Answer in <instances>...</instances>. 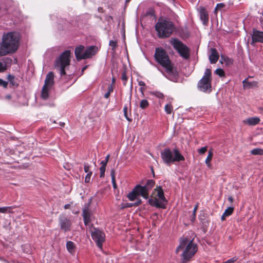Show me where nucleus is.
Returning a JSON list of instances; mask_svg holds the SVG:
<instances>
[{
    "label": "nucleus",
    "mask_w": 263,
    "mask_h": 263,
    "mask_svg": "<svg viewBox=\"0 0 263 263\" xmlns=\"http://www.w3.org/2000/svg\"><path fill=\"white\" fill-rule=\"evenodd\" d=\"M91 212L89 209V204H86L82 211V216L84 222L87 225L91 221Z\"/></svg>",
    "instance_id": "15"
},
{
    "label": "nucleus",
    "mask_w": 263,
    "mask_h": 263,
    "mask_svg": "<svg viewBox=\"0 0 263 263\" xmlns=\"http://www.w3.org/2000/svg\"><path fill=\"white\" fill-rule=\"evenodd\" d=\"M70 207V204H66L64 205V209H69V208Z\"/></svg>",
    "instance_id": "51"
},
{
    "label": "nucleus",
    "mask_w": 263,
    "mask_h": 263,
    "mask_svg": "<svg viewBox=\"0 0 263 263\" xmlns=\"http://www.w3.org/2000/svg\"><path fill=\"white\" fill-rule=\"evenodd\" d=\"M20 34L17 32H9L4 34L0 52L2 55L15 52L18 48Z\"/></svg>",
    "instance_id": "3"
},
{
    "label": "nucleus",
    "mask_w": 263,
    "mask_h": 263,
    "mask_svg": "<svg viewBox=\"0 0 263 263\" xmlns=\"http://www.w3.org/2000/svg\"><path fill=\"white\" fill-rule=\"evenodd\" d=\"M223 6V4L222 3H219V4H217L216 7H218V6L220 7V6Z\"/></svg>",
    "instance_id": "54"
},
{
    "label": "nucleus",
    "mask_w": 263,
    "mask_h": 263,
    "mask_svg": "<svg viewBox=\"0 0 263 263\" xmlns=\"http://www.w3.org/2000/svg\"><path fill=\"white\" fill-rule=\"evenodd\" d=\"M153 196L148 199L149 204L157 208L165 209L167 200L164 196V192L160 186H157L153 192Z\"/></svg>",
    "instance_id": "5"
},
{
    "label": "nucleus",
    "mask_w": 263,
    "mask_h": 263,
    "mask_svg": "<svg viewBox=\"0 0 263 263\" xmlns=\"http://www.w3.org/2000/svg\"><path fill=\"white\" fill-rule=\"evenodd\" d=\"M223 6V4L222 3H219V4H217L216 7H218V6L220 7V6Z\"/></svg>",
    "instance_id": "55"
},
{
    "label": "nucleus",
    "mask_w": 263,
    "mask_h": 263,
    "mask_svg": "<svg viewBox=\"0 0 263 263\" xmlns=\"http://www.w3.org/2000/svg\"><path fill=\"white\" fill-rule=\"evenodd\" d=\"M197 209H198V205H197V204H196V205L195 206V207H194V209H193V219H195V216H196V211H197Z\"/></svg>",
    "instance_id": "39"
},
{
    "label": "nucleus",
    "mask_w": 263,
    "mask_h": 263,
    "mask_svg": "<svg viewBox=\"0 0 263 263\" xmlns=\"http://www.w3.org/2000/svg\"><path fill=\"white\" fill-rule=\"evenodd\" d=\"M98 51V48L94 46H91L84 49V46L80 45L75 49L74 53L77 60L80 61L83 59L90 58L95 55Z\"/></svg>",
    "instance_id": "7"
},
{
    "label": "nucleus",
    "mask_w": 263,
    "mask_h": 263,
    "mask_svg": "<svg viewBox=\"0 0 263 263\" xmlns=\"http://www.w3.org/2000/svg\"><path fill=\"white\" fill-rule=\"evenodd\" d=\"M109 158V155H107L106 156V157H105V159H104V160H106V161L108 162Z\"/></svg>",
    "instance_id": "53"
},
{
    "label": "nucleus",
    "mask_w": 263,
    "mask_h": 263,
    "mask_svg": "<svg viewBox=\"0 0 263 263\" xmlns=\"http://www.w3.org/2000/svg\"><path fill=\"white\" fill-rule=\"evenodd\" d=\"M84 172L85 173H87V174L90 172V171H89V170H90V166L88 164H86L84 165Z\"/></svg>",
    "instance_id": "38"
},
{
    "label": "nucleus",
    "mask_w": 263,
    "mask_h": 263,
    "mask_svg": "<svg viewBox=\"0 0 263 263\" xmlns=\"http://www.w3.org/2000/svg\"><path fill=\"white\" fill-rule=\"evenodd\" d=\"M197 251V245L193 241V240H189L185 237L180 239L179 245L176 250L177 253L180 251L182 252L181 257V260L183 263L189 261Z\"/></svg>",
    "instance_id": "2"
},
{
    "label": "nucleus",
    "mask_w": 263,
    "mask_h": 263,
    "mask_svg": "<svg viewBox=\"0 0 263 263\" xmlns=\"http://www.w3.org/2000/svg\"><path fill=\"white\" fill-rule=\"evenodd\" d=\"M151 94L158 98H163L164 97L163 93L159 91H153L151 92Z\"/></svg>",
    "instance_id": "32"
},
{
    "label": "nucleus",
    "mask_w": 263,
    "mask_h": 263,
    "mask_svg": "<svg viewBox=\"0 0 263 263\" xmlns=\"http://www.w3.org/2000/svg\"><path fill=\"white\" fill-rule=\"evenodd\" d=\"M110 93L109 92H106L105 94H104V97L106 98V99H107L109 98V96H110Z\"/></svg>",
    "instance_id": "48"
},
{
    "label": "nucleus",
    "mask_w": 263,
    "mask_h": 263,
    "mask_svg": "<svg viewBox=\"0 0 263 263\" xmlns=\"http://www.w3.org/2000/svg\"><path fill=\"white\" fill-rule=\"evenodd\" d=\"M225 217H227V216H224V213L223 214V215H222L221 216V219L222 220H224V219H225Z\"/></svg>",
    "instance_id": "56"
},
{
    "label": "nucleus",
    "mask_w": 263,
    "mask_h": 263,
    "mask_svg": "<svg viewBox=\"0 0 263 263\" xmlns=\"http://www.w3.org/2000/svg\"><path fill=\"white\" fill-rule=\"evenodd\" d=\"M252 39L253 42H263V31H259L256 29H253L252 34Z\"/></svg>",
    "instance_id": "16"
},
{
    "label": "nucleus",
    "mask_w": 263,
    "mask_h": 263,
    "mask_svg": "<svg viewBox=\"0 0 263 263\" xmlns=\"http://www.w3.org/2000/svg\"><path fill=\"white\" fill-rule=\"evenodd\" d=\"M107 163H108V162L106 161V160H103L101 161V162H100V164L102 166H106V165H107Z\"/></svg>",
    "instance_id": "43"
},
{
    "label": "nucleus",
    "mask_w": 263,
    "mask_h": 263,
    "mask_svg": "<svg viewBox=\"0 0 263 263\" xmlns=\"http://www.w3.org/2000/svg\"><path fill=\"white\" fill-rule=\"evenodd\" d=\"M164 110L167 114H171L173 110V107L172 105L170 104H166L165 105Z\"/></svg>",
    "instance_id": "27"
},
{
    "label": "nucleus",
    "mask_w": 263,
    "mask_h": 263,
    "mask_svg": "<svg viewBox=\"0 0 263 263\" xmlns=\"http://www.w3.org/2000/svg\"><path fill=\"white\" fill-rule=\"evenodd\" d=\"M121 79L124 82L126 81V80L127 79V77L126 76L125 72H123V73H122Z\"/></svg>",
    "instance_id": "41"
},
{
    "label": "nucleus",
    "mask_w": 263,
    "mask_h": 263,
    "mask_svg": "<svg viewBox=\"0 0 263 263\" xmlns=\"http://www.w3.org/2000/svg\"><path fill=\"white\" fill-rule=\"evenodd\" d=\"M127 109H128L127 106V105L124 106V107L123 108L124 116L127 120L130 122L131 119L127 116Z\"/></svg>",
    "instance_id": "33"
},
{
    "label": "nucleus",
    "mask_w": 263,
    "mask_h": 263,
    "mask_svg": "<svg viewBox=\"0 0 263 263\" xmlns=\"http://www.w3.org/2000/svg\"><path fill=\"white\" fill-rule=\"evenodd\" d=\"M12 206H3L0 207V213H10L12 212Z\"/></svg>",
    "instance_id": "24"
},
{
    "label": "nucleus",
    "mask_w": 263,
    "mask_h": 263,
    "mask_svg": "<svg viewBox=\"0 0 263 263\" xmlns=\"http://www.w3.org/2000/svg\"><path fill=\"white\" fill-rule=\"evenodd\" d=\"M0 86H2L4 87H6L7 86V82L0 78Z\"/></svg>",
    "instance_id": "37"
},
{
    "label": "nucleus",
    "mask_w": 263,
    "mask_h": 263,
    "mask_svg": "<svg viewBox=\"0 0 263 263\" xmlns=\"http://www.w3.org/2000/svg\"><path fill=\"white\" fill-rule=\"evenodd\" d=\"M155 182L152 179L148 180L144 185L138 184L134 187L135 191L139 196H142L144 199H148L149 197V192L154 186Z\"/></svg>",
    "instance_id": "12"
},
{
    "label": "nucleus",
    "mask_w": 263,
    "mask_h": 263,
    "mask_svg": "<svg viewBox=\"0 0 263 263\" xmlns=\"http://www.w3.org/2000/svg\"><path fill=\"white\" fill-rule=\"evenodd\" d=\"M54 84V74L49 72L46 76L44 85L43 86L41 97L43 100H47L49 96V93Z\"/></svg>",
    "instance_id": "11"
},
{
    "label": "nucleus",
    "mask_w": 263,
    "mask_h": 263,
    "mask_svg": "<svg viewBox=\"0 0 263 263\" xmlns=\"http://www.w3.org/2000/svg\"><path fill=\"white\" fill-rule=\"evenodd\" d=\"M139 90H140V92H141L142 95L144 96V89L143 87H140L139 88Z\"/></svg>",
    "instance_id": "49"
},
{
    "label": "nucleus",
    "mask_w": 263,
    "mask_h": 263,
    "mask_svg": "<svg viewBox=\"0 0 263 263\" xmlns=\"http://www.w3.org/2000/svg\"><path fill=\"white\" fill-rule=\"evenodd\" d=\"M110 175H111V182L112 183V185H113L114 188L115 189V188H116L117 185H116V180H115V171L114 170H111Z\"/></svg>",
    "instance_id": "28"
},
{
    "label": "nucleus",
    "mask_w": 263,
    "mask_h": 263,
    "mask_svg": "<svg viewBox=\"0 0 263 263\" xmlns=\"http://www.w3.org/2000/svg\"><path fill=\"white\" fill-rule=\"evenodd\" d=\"M137 196H138V195L135 191V188H134L133 191L127 195L128 199L131 201H134L135 199H136Z\"/></svg>",
    "instance_id": "22"
},
{
    "label": "nucleus",
    "mask_w": 263,
    "mask_h": 263,
    "mask_svg": "<svg viewBox=\"0 0 263 263\" xmlns=\"http://www.w3.org/2000/svg\"><path fill=\"white\" fill-rule=\"evenodd\" d=\"M11 98V96L10 95H7L5 96V99H10V98Z\"/></svg>",
    "instance_id": "52"
},
{
    "label": "nucleus",
    "mask_w": 263,
    "mask_h": 263,
    "mask_svg": "<svg viewBox=\"0 0 263 263\" xmlns=\"http://www.w3.org/2000/svg\"><path fill=\"white\" fill-rule=\"evenodd\" d=\"M8 78L9 80V81H11L12 80H13L14 79V77L11 75H8Z\"/></svg>",
    "instance_id": "50"
},
{
    "label": "nucleus",
    "mask_w": 263,
    "mask_h": 263,
    "mask_svg": "<svg viewBox=\"0 0 263 263\" xmlns=\"http://www.w3.org/2000/svg\"><path fill=\"white\" fill-rule=\"evenodd\" d=\"M75 247V244L72 241H68L66 242V248L69 253L71 254L73 253L74 252Z\"/></svg>",
    "instance_id": "21"
},
{
    "label": "nucleus",
    "mask_w": 263,
    "mask_h": 263,
    "mask_svg": "<svg viewBox=\"0 0 263 263\" xmlns=\"http://www.w3.org/2000/svg\"><path fill=\"white\" fill-rule=\"evenodd\" d=\"M251 154L253 155H263V149L259 148H254L251 151Z\"/></svg>",
    "instance_id": "25"
},
{
    "label": "nucleus",
    "mask_w": 263,
    "mask_h": 263,
    "mask_svg": "<svg viewBox=\"0 0 263 263\" xmlns=\"http://www.w3.org/2000/svg\"><path fill=\"white\" fill-rule=\"evenodd\" d=\"M161 157L163 162L167 165L184 160V157L176 148L172 151L168 148L164 149L161 153Z\"/></svg>",
    "instance_id": "6"
},
{
    "label": "nucleus",
    "mask_w": 263,
    "mask_h": 263,
    "mask_svg": "<svg viewBox=\"0 0 263 263\" xmlns=\"http://www.w3.org/2000/svg\"><path fill=\"white\" fill-rule=\"evenodd\" d=\"M212 73L210 69L206 68L204 71V76L198 83L199 90L203 92L211 91Z\"/></svg>",
    "instance_id": "9"
},
{
    "label": "nucleus",
    "mask_w": 263,
    "mask_h": 263,
    "mask_svg": "<svg viewBox=\"0 0 263 263\" xmlns=\"http://www.w3.org/2000/svg\"><path fill=\"white\" fill-rule=\"evenodd\" d=\"M7 67L6 62L4 60L0 61V72L4 71Z\"/></svg>",
    "instance_id": "30"
},
{
    "label": "nucleus",
    "mask_w": 263,
    "mask_h": 263,
    "mask_svg": "<svg viewBox=\"0 0 263 263\" xmlns=\"http://www.w3.org/2000/svg\"><path fill=\"white\" fill-rule=\"evenodd\" d=\"M59 226L61 230L64 232H67L71 230V221L64 215H60L59 216Z\"/></svg>",
    "instance_id": "14"
},
{
    "label": "nucleus",
    "mask_w": 263,
    "mask_h": 263,
    "mask_svg": "<svg viewBox=\"0 0 263 263\" xmlns=\"http://www.w3.org/2000/svg\"><path fill=\"white\" fill-rule=\"evenodd\" d=\"M206 149L207 148L205 146L201 147L199 149V153L201 154H204L206 151Z\"/></svg>",
    "instance_id": "40"
},
{
    "label": "nucleus",
    "mask_w": 263,
    "mask_h": 263,
    "mask_svg": "<svg viewBox=\"0 0 263 263\" xmlns=\"http://www.w3.org/2000/svg\"><path fill=\"white\" fill-rule=\"evenodd\" d=\"M133 205H134V203H126L124 206H122V208H127V207H131Z\"/></svg>",
    "instance_id": "42"
},
{
    "label": "nucleus",
    "mask_w": 263,
    "mask_h": 263,
    "mask_svg": "<svg viewBox=\"0 0 263 263\" xmlns=\"http://www.w3.org/2000/svg\"><path fill=\"white\" fill-rule=\"evenodd\" d=\"M200 18L204 25H206L209 22V15L208 12L203 7H200Z\"/></svg>",
    "instance_id": "17"
},
{
    "label": "nucleus",
    "mask_w": 263,
    "mask_h": 263,
    "mask_svg": "<svg viewBox=\"0 0 263 263\" xmlns=\"http://www.w3.org/2000/svg\"><path fill=\"white\" fill-rule=\"evenodd\" d=\"M141 203V200L138 199V201L134 203V205L138 206Z\"/></svg>",
    "instance_id": "46"
},
{
    "label": "nucleus",
    "mask_w": 263,
    "mask_h": 263,
    "mask_svg": "<svg viewBox=\"0 0 263 263\" xmlns=\"http://www.w3.org/2000/svg\"><path fill=\"white\" fill-rule=\"evenodd\" d=\"M90 232L91 233V237L93 241L96 242L97 247L99 249H102V244L105 241V233L101 230L92 227L90 228Z\"/></svg>",
    "instance_id": "13"
},
{
    "label": "nucleus",
    "mask_w": 263,
    "mask_h": 263,
    "mask_svg": "<svg viewBox=\"0 0 263 263\" xmlns=\"http://www.w3.org/2000/svg\"><path fill=\"white\" fill-rule=\"evenodd\" d=\"M211 54L209 55V60L212 64L216 63L219 59V54L215 48H211Z\"/></svg>",
    "instance_id": "18"
},
{
    "label": "nucleus",
    "mask_w": 263,
    "mask_h": 263,
    "mask_svg": "<svg viewBox=\"0 0 263 263\" xmlns=\"http://www.w3.org/2000/svg\"><path fill=\"white\" fill-rule=\"evenodd\" d=\"M130 0H125V3H128Z\"/></svg>",
    "instance_id": "57"
},
{
    "label": "nucleus",
    "mask_w": 263,
    "mask_h": 263,
    "mask_svg": "<svg viewBox=\"0 0 263 263\" xmlns=\"http://www.w3.org/2000/svg\"><path fill=\"white\" fill-rule=\"evenodd\" d=\"M228 200L231 203L233 201V198L232 196H229L228 198Z\"/></svg>",
    "instance_id": "47"
},
{
    "label": "nucleus",
    "mask_w": 263,
    "mask_h": 263,
    "mask_svg": "<svg viewBox=\"0 0 263 263\" xmlns=\"http://www.w3.org/2000/svg\"><path fill=\"white\" fill-rule=\"evenodd\" d=\"M106 170V166H101L100 167V177H103L105 175V172Z\"/></svg>",
    "instance_id": "35"
},
{
    "label": "nucleus",
    "mask_w": 263,
    "mask_h": 263,
    "mask_svg": "<svg viewBox=\"0 0 263 263\" xmlns=\"http://www.w3.org/2000/svg\"><path fill=\"white\" fill-rule=\"evenodd\" d=\"M173 22L168 19L159 20L155 25V29L159 38L170 36L174 30Z\"/></svg>",
    "instance_id": "4"
},
{
    "label": "nucleus",
    "mask_w": 263,
    "mask_h": 263,
    "mask_svg": "<svg viewBox=\"0 0 263 263\" xmlns=\"http://www.w3.org/2000/svg\"><path fill=\"white\" fill-rule=\"evenodd\" d=\"M212 157H213V152L211 151H210L209 152L208 157H206L205 161L206 164L207 165V166L209 167H211V164L210 163V161L212 160Z\"/></svg>",
    "instance_id": "23"
},
{
    "label": "nucleus",
    "mask_w": 263,
    "mask_h": 263,
    "mask_svg": "<svg viewBox=\"0 0 263 263\" xmlns=\"http://www.w3.org/2000/svg\"><path fill=\"white\" fill-rule=\"evenodd\" d=\"M156 61L165 69L166 74L163 75L173 82H177L178 74L173 71V64L165 50L161 48L156 49L155 53Z\"/></svg>",
    "instance_id": "1"
},
{
    "label": "nucleus",
    "mask_w": 263,
    "mask_h": 263,
    "mask_svg": "<svg viewBox=\"0 0 263 263\" xmlns=\"http://www.w3.org/2000/svg\"><path fill=\"white\" fill-rule=\"evenodd\" d=\"M148 105H149V103L146 99H142L140 101V104H139L140 107L142 109H144L147 108L148 106Z\"/></svg>",
    "instance_id": "26"
},
{
    "label": "nucleus",
    "mask_w": 263,
    "mask_h": 263,
    "mask_svg": "<svg viewBox=\"0 0 263 263\" xmlns=\"http://www.w3.org/2000/svg\"><path fill=\"white\" fill-rule=\"evenodd\" d=\"M138 84L139 86H144L145 85V83L142 81H139Z\"/></svg>",
    "instance_id": "45"
},
{
    "label": "nucleus",
    "mask_w": 263,
    "mask_h": 263,
    "mask_svg": "<svg viewBox=\"0 0 263 263\" xmlns=\"http://www.w3.org/2000/svg\"><path fill=\"white\" fill-rule=\"evenodd\" d=\"M260 121L259 118L254 117L246 119L243 121V122L250 126H254L258 124Z\"/></svg>",
    "instance_id": "19"
},
{
    "label": "nucleus",
    "mask_w": 263,
    "mask_h": 263,
    "mask_svg": "<svg viewBox=\"0 0 263 263\" xmlns=\"http://www.w3.org/2000/svg\"><path fill=\"white\" fill-rule=\"evenodd\" d=\"M92 174V172H90L86 175L85 177V182L86 183H88L90 181Z\"/></svg>",
    "instance_id": "36"
},
{
    "label": "nucleus",
    "mask_w": 263,
    "mask_h": 263,
    "mask_svg": "<svg viewBox=\"0 0 263 263\" xmlns=\"http://www.w3.org/2000/svg\"><path fill=\"white\" fill-rule=\"evenodd\" d=\"M234 208L233 207H228L224 211V216H229L231 215L233 212Z\"/></svg>",
    "instance_id": "29"
},
{
    "label": "nucleus",
    "mask_w": 263,
    "mask_h": 263,
    "mask_svg": "<svg viewBox=\"0 0 263 263\" xmlns=\"http://www.w3.org/2000/svg\"><path fill=\"white\" fill-rule=\"evenodd\" d=\"M70 56V50H65L55 61V67L60 71L61 76L65 75L66 73L65 68L69 65Z\"/></svg>",
    "instance_id": "8"
},
{
    "label": "nucleus",
    "mask_w": 263,
    "mask_h": 263,
    "mask_svg": "<svg viewBox=\"0 0 263 263\" xmlns=\"http://www.w3.org/2000/svg\"><path fill=\"white\" fill-rule=\"evenodd\" d=\"M243 87L246 89H250L256 87L257 86V82L256 81L249 82L247 79L242 81Z\"/></svg>",
    "instance_id": "20"
},
{
    "label": "nucleus",
    "mask_w": 263,
    "mask_h": 263,
    "mask_svg": "<svg viewBox=\"0 0 263 263\" xmlns=\"http://www.w3.org/2000/svg\"><path fill=\"white\" fill-rule=\"evenodd\" d=\"M170 43L181 57L184 59L189 58L190 50L181 41L178 39L173 38L170 40Z\"/></svg>",
    "instance_id": "10"
},
{
    "label": "nucleus",
    "mask_w": 263,
    "mask_h": 263,
    "mask_svg": "<svg viewBox=\"0 0 263 263\" xmlns=\"http://www.w3.org/2000/svg\"><path fill=\"white\" fill-rule=\"evenodd\" d=\"M113 91V87L112 86V85H110L108 87V90H107V91L108 92H109L110 93L112 92Z\"/></svg>",
    "instance_id": "44"
},
{
    "label": "nucleus",
    "mask_w": 263,
    "mask_h": 263,
    "mask_svg": "<svg viewBox=\"0 0 263 263\" xmlns=\"http://www.w3.org/2000/svg\"><path fill=\"white\" fill-rule=\"evenodd\" d=\"M215 73L217 74L220 77H222L224 76V72L223 69L221 68H217L215 71Z\"/></svg>",
    "instance_id": "31"
},
{
    "label": "nucleus",
    "mask_w": 263,
    "mask_h": 263,
    "mask_svg": "<svg viewBox=\"0 0 263 263\" xmlns=\"http://www.w3.org/2000/svg\"><path fill=\"white\" fill-rule=\"evenodd\" d=\"M109 45L111 47L112 50H115L117 46V42L116 41L110 40Z\"/></svg>",
    "instance_id": "34"
}]
</instances>
